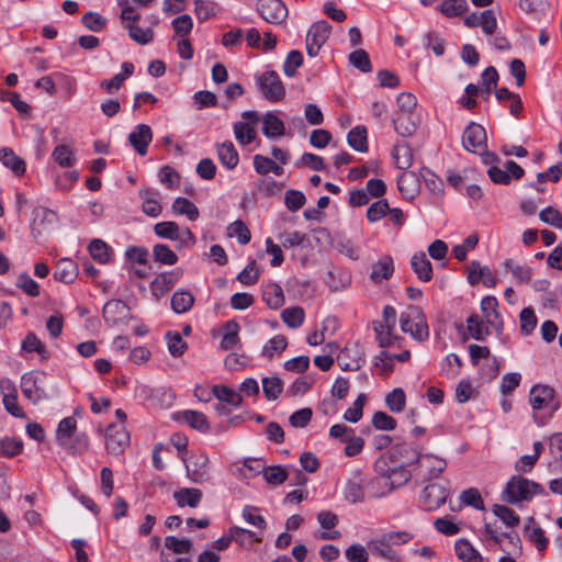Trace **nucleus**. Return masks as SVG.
Masks as SVG:
<instances>
[{"instance_id": "obj_30", "label": "nucleus", "mask_w": 562, "mask_h": 562, "mask_svg": "<svg viewBox=\"0 0 562 562\" xmlns=\"http://www.w3.org/2000/svg\"><path fill=\"white\" fill-rule=\"evenodd\" d=\"M21 348L29 353L36 352L43 360H47L50 357L45 344L33 331L27 333L22 340Z\"/></svg>"}, {"instance_id": "obj_57", "label": "nucleus", "mask_w": 562, "mask_h": 562, "mask_svg": "<svg viewBox=\"0 0 562 562\" xmlns=\"http://www.w3.org/2000/svg\"><path fill=\"white\" fill-rule=\"evenodd\" d=\"M81 23L89 31L98 33L105 27L106 19L98 12L89 11L82 15Z\"/></svg>"}, {"instance_id": "obj_14", "label": "nucleus", "mask_w": 562, "mask_h": 562, "mask_svg": "<svg viewBox=\"0 0 562 562\" xmlns=\"http://www.w3.org/2000/svg\"><path fill=\"white\" fill-rule=\"evenodd\" d=\"M449 491L437 483L425 486L422 493V499L427 510H435L445 504Z\"/></svg>"}, {"instance_id": "obj_21", "label": "nucleus", "mask_w": 562, "mask_h": 562, "mask_svg": "<svg viewBox=\"0 0 562 562\" xmlns=\"http://www.w3.org/2000/svg\"><path fill=\"white\" fill-rule=\"evenodd\" d=\"M78 276L77 263L69 258H61L57 261L54 270V278L57 281L69 284L75 281Z\"/></svg>"}, {"instance_id": "obj_6", "label": "nucleus", "mask_w": 562, "mask_h": 562, "mask_svg": "<svg viewBox=\"0 0 562 562\" xmlns=\"http://www.w3.org/2000/svg\"><path fill=\"white\" fill-rule=\"evenodd\" d=\"M256 10L268 23L282 24L288 16V8L281 0H258Z\"/></svg>"}, {"instance_id": "obj_58", "label": "nucleus", "mask_w": 562, "mask_h": 562, "mask_svg": "<svg viewBox=\"0 0 562 562\" xmlns=\"http://www.w3.org/2000/svg\"><path fill=\"white\" fill-rule=\"evenodd\" d=\"M385 403L391 412L400 413L405 408L406 395L402 389L396 387L386 395Z\"/></svg>"}, {"instance_id": "obj_34", "label": "nucleus", "mask_w": 562, "mask_h": 562, "mask_svg": "<svg viewBox=\"0 0 562 562\" xmlns=\"http://www.w3.org/2000/svg\"><path fill=\"white\" fill-rule=\"evenodd\" d=\"M348 145L359 153L368 151L367 128L358 125L351 128L347 135Z\"/></svg>"}, {"instance_id": "obj_45", "label": "nucleus", "mask_w": 562, "mask_h": 562, "mask_svg": "<svg viewBox=\"0 0 562 562\" xmlns=\"http://www.w3.org/2000/svg\"><path fill=\"white\" fill-rule=\"evenodd\" d=\"M130 37L139 45H147L154 40V31L150 27L142 29L132 23H124Z\"/></svg>"}, {"instance_id": "obj_48", "label": "nucleus", "mask_w": 562, "mask_h": 562, "mask_svg": "<svg viewBox=\"0 0 562 562\" xmlns=\"http://www.w3.org/2000/svg\"><path fill=\"white\" fill-rule=\"evenodd\" d=\"M168 350L172 357H181L188 349V344L178 331H168L165 336Z\"/></svg>"}, {"instance_id": "obj_20", "label": "nucleus", "mask_w": 562, "mask_h": 562, "mask_svg": "<svg viewBox=\"0 0 562 562\" xmlns=\"http://www.w3.org/2000/svg\"><path fill=\"white\" fill-rule=\"evenodd\" d=\"M202 491L195 487H182L173 492L172 497L179 507L196 508L202 501Z\"/></svg>"}, {"instance_id": "obj_5", "label": "nucleus", "mask_w": 562, "mask_h": 562, "mask_svg": "<svg viewBox=\"0 0 562 562\" xmlns=\"http://www.w3.org/2000/svg\"><path fill=\"white\" fill-rule=\"evenodd\" d=\"M330 32L331 25L326 20H319L312 24L306 34V52L310 57L318 55Z\"/></svg>"}, {"instance_id": "obj_50", "label": "nucleus", "mask_w": 562, "mask_h": 562, "mask_svg": "<svg viewBox=\"0 0 562 562\" xmlns=\"http://www.w3.org/2000/svg\"><path fill=\"white\" fill-rule=\"evenodd\" d=\"M155 234L160 238L176 240L180 237V228L176 222H159L154 226Z\"/></svg>"}, {"instance_id": "obj_7", "label": "nucleus", "mask_w": 562, "mask_h": 562, "mask_svg": "<svg viewBox=\"0 0 562 562\" xmlns=\"http://www.w3.org/2000/svg\"><path fill=\"white\" fill-rule=\"evenodd\" d=\"M58 220L57 214L43 206L35 207L33 210V221L31 224V231L35 238L43 234L52 232Z\"/></svg>"}, {"instance_id": "obj_51", "label": "nucleus", "mask_w": 562, "mask_h": 562, "mask_svg": "<svg viewBox=\"0 0 562 562\" xmlns=\"http://www.w3.org/2000/svg\"><path fill=\"white\" fill-rule=\"evenodd\" d=\"M283 390V382L278 376L263 378L262 391L268 401H274Z\"/></svg>"}, {"instance_id": "obj_29", "label": "nucleus", "mask_w": 562, "mask_h": 562, "mask_svg": "<svg viewBox=\"0 0 562 562\" xmlns=\"http://www.w3.org/2000/svg\"><path fill=\"white\" fill-rule=\"evenodd\" d=\"M262 132L268 138L274 139L285 134L284 123L272 112L263 116Z\"/></svg>"}, {"instance_id": "obj_59", "label": "nucleus", "mask_w": 562, "mask_h": 562, "mask_svg": "<svg viewBox=\"0 0 562 562\" xmlns=\"http://www.w3.org/2000/svg\"><path fill=\"white\" fill-rule=\"evenodd\" d=\"M165 547L173 553L182 554L191 552L193 543L188 538L178 539L175 536H168L165 538Z\"/></svg>"}, {"instance_id": "obj_46", "label": "nucleus", "mask_w": 562, "mask_h": 562, "mask_svg": "<svg viewBox=\"0 0 562 562\" xmlns=\"http://www.w3.org/2000/svg\"><path fill=\"white\" fill-rule=\"evenodd\" d=\"M262 475L268 484L280 485L284 483L289 473L285 468L281 465H270L262 469Z\"/></svg>"}, {"instance_id": "obj_44", "label": "nucleus", "mask_w": 562, "mask_h": 562, "mask_svg": "<svg viewBox=\"0 0 562 562\" xmlns=\"http://www.w3.org/2000/svg\"><path fill=\"white\" fill-rule=\"evenodd\" d=\"M153 257L155 261L167 266L178 262L177 254L166 244H156L153 248Z\"/></svg>"}, {"instance_id": "obj_24", "label": "nucleus", "mask_w": 562, "mask_h": 562, "mask_svg": "<svg viewBox=\"0 0 562 562\" xmlns=\"http://www.w3.org/2000/svg\"><path fill=\"white\" fill-rule=\"evenodd\" d=\"M411 266L420 281L428 282L432 279V265L425 252L414 254L411 259Z\"/></svg>"}, {"instance_id": "obj_19", "label": "nucleus", "mask_w": 562, "mask_h": 562, "mask_svg": "<svg viewBox=\"0 0 562 562\" xmlns=\"http://www.w3.org/2000/svg\"><path fill=\"white\" fill-rule=\"evenodd\" d=\"M393 463L392 459L386 454H382L374 462V471L379 475L378 477L370 481V485L375 487H383V485H389V476L392 473Z\"/></svg>"}, {"instance_id": "obj_47", "label": "nucleus", "mask_w": 562, "mask_h": 562, "mask_svg": "<svg viewBox=\"0 0 562 562\" xmlns=\"http://www.w3.org/2000/svg\"><path fill=\"white\" fill-rule=\"evenodd\" d=\"M281 318L290 328H299L304 322L305 313L301 306L288 307L281 312Z\"/></svg>"}, {"instance_id": "obj_12", "label": "nucleus", "mask_w": 562, "mask_h": 562, "mask_svg": "<svg viewBox=\"0 0 562 562\" xmlns=\"http://www.w3.org/2000/svg\"><path fill=\"white\" fill-rule=\"evenodd\" d=\"M181 268L159 273L150 283V291L156 297H160L169 292L173 285L182 278Z\"/></svg>"}, {"instance_id": "obj_52", "label": "nucleus", "mask_w": 562, "mask_h": 562, "mask_svg": "<svg viewBox=\"0 0 562 562\" xmlns=\"http://www.w3.org/2000/svg\"><path fill=\"white\" fill-rule=\"evenodd\" d=\"M90 256L100 263H106L110 260V248L101 239H93L88 247Z\"/></svg>"}, {"instance_id": "obj_64", "label": "nucleus", "mask_w": 562, "mask_h": 562, "mask_svg": "<svg viewBox=\"0 0 562 562\" xmlns=\"http://www.w3.org/2000/svg\"><path fill=\"white\" fill-rule=\"evenodd\" d=\"M303 64V55L300 50H291L283 63V72L288 77H293L297 68Z\"/></svg>"}, {"instance_id": "obj_9", "label": "nucleus", "mask_w": 562, "mask_h": 562, "mask_svg": "<svg viewBox=\"0 0 562 562\" xmlns=\"http://www.w3.org/2000/svg\"><path fill=\"white\" fill-rule=\"evenodd\" d=\"M386 454L392 459L393 464L408 465L418 463L422 458L430 459V454H422L420 451L412 445L403 443L392 447Z\"/></svg>"}, {"instance_id": "obj_17", "label": "nucleus", "mask_w": 562, "mask_h": 562, "mask_svg": "<svg viewBox=\"0 0 562 562\" xmlns=\"http://www.w3.org/2000/svg\"><path fill=\"white\" fill-rule=\"evenodd\" d=\"M555 391L549 385H535L530 390L529 403L535 411H540L552 403Z\"/></svg>"}, {"instance_id": "obj_22", "label": "nucleus", "mask_w": 562, "mask_h": 562, "mask_svg": "<svg viewBox=\"0 0 562 562\" xmlns=\"http://www.w3.org/2000/svg\"><path fill=\"white\" fill-rule=\"evenodd\" d=\"M217 158L228 170H233L239 162V155L235 145L231 140L216 145Z\"/></svg>"}, {"instance_id": "obj_32", "label": "nucleus", "mask_w": 562, "mask_h": 562, "mask_svg": "<svg viewBox=\"0 0 562 562\" xmlns=\"http://www.w3.org/2000/svg\"><path fill=\"white\" fill-rule=\"evenodd\" d=\"M170 303L176 314H183L193 306L194 296L188 290H178L172 294Z\"/></svg>"}, {"instance_id": "obj_27", "label": "nucleus", "mask_w": 562, "mask_h": 562, "mask_svg": "<svg viewBox=\"0 0 562 562\" xmlns=\"http://www.w3.org/2000/svg\"><path fill=\"white\" fill-rule=\"evenodd\" d=\"M397 188L405 199L413 200L419 190V180L414 172H403L397 178Z\"/></svg>"}, {"instance_id": "obj_54", "label": "nucleus", "mask_w": 562, "mask_h": 562, "mask_svg": "<svg viewBox=\"0 0 562 562\" xmlns=\"http://www.w3.org/2000/svg\"><path fill=\"white\" fill-rule=\"evenodd\" d=\"M349 63L362 72H371L372 65L369 54L362 49H356L349 55Z\"/></svg>"}, {"instance_id": "obj_63", "label": "nucleus", "mask_w": 562, "mask_h": 562, "mask_svg": "<svg viewBox=\"0 0 562 562\" xmlns=\"http://www.w3.org/2000/svg\"><path fill=\"white\" fill-rule=\"evenodd\" d=\"M89 447V439L85 432H75L71 440L68 441V447H64L70 454H81L87 451Z\"/></svg>"}, {"instance_id": "obj_43", "label": "nucleus", "mask_w": 562, "mask_h": 562, "mask_svg": "<svg viewBox=\"0 0 562 562\" xmlns=\"http://www.w3.org/2000/svg\"><path fill=\"white\" fill-rule=\"evenodd\" d=\"M369 550L383 559L393 561L396 560V552L387 544L386 541L383 540V537L380 536L374 538L368 542Z\"/></svg>"}, {"instance_id": "obj_41", "label": "nucleus", "mask_w": 562, "mask_h": 562, "mask_svg": "<svg viewBox=\"0 0 562 562\" xmlns=\"http://www.w3.org/2000/svg\"><path fill=\"white\" fill-rule=\"evenodd\" d=\"M345 497L350 503H360L364 499L362 480L359 475L353 476L346 484Z\"/></svg>"}, {"instance_id": "obj_23", "label": "nucleus", "mask_w": 562, "mask_h": 562, "mask_svg": "<svg viewBox=\"0 0 562 562\" xmlns=\"http://www.w3.org/2000/svg\"><path fill=\"white\" fill-rule=\"evenodd\" d=\"M394 273L393 258L389 255L383 256L378 262L372 265L370 279L375 284L381 283L383 280H389Z\"/></svg>"}, {"instance_id": "obj_60", "label": "nucleus", "mask_w": 562, "mask_h": 562, "mask_svg": "<svg viewBox=\"0 0 562 562\" xmlns=\"http://www.w3.org/2000/svg\"><path fill=\"white\" fill-rule=\"evenodd\" d=\"M234 133H235L236 139L241 145H248L251 142H254L255 138H256V131L248 123H244V122L235 123V125H234Z\"/></svg>"}, {"instance_id": "obj_13", "label": "nucleus", "mask_w": 562, "mask_h": 562, "mask_svg": "<svg viewBox=\"0 0 562 562\" xmlns=\"http://www.w3.org/2000/svg\"><path fill=\"white\" fill-rule=\"evenodd\" d=\"M337 362L344 371H357L364 364L363 352L358 345L345 347L337 356Z\"/></svg>"}, {"instance_id": "obj_11", "label": "nucleus", "mask_w": 562, "mask_h": 562, "mask_svg": "<svg viewBox=\"0 0 562 562\" xmlns=\"http://www.w3.org/2000/svg\"><path fill=\"white\" fill-rule=\"evenodd\" d=\"M130 442V435L123 425L111 424L105 432V448L110 453L119 454Z\"/></svg>"}, {"instance_id": "obj_62", "label": "nucleus", "mask_w": 562, "mask_h": 562, "mask_svg": "<svg viewBox=\"0 0 562 562\" xmlns=\"http://www.w3.org/2000/svg\"><path fill=\"white\" fill-rule=\"evenodd\" d=\"M520 331L525 336H529L537 326V317L532 307H525L519 315Z\"/></svg>"}, {"instance_id": "obj_56", "label": "nucleus", "mask_w": 562, "mask_h": 562, "mask_svg": "<svg viewBox=\"0 0 562 562\" xmlns=\"http://www.w3.org/2000/svg\"><path fill=\"white\" fill-rule=\"evenodd\" d=\"M288 346L286 337L283 335H277L272 337L262 349V356L268 359H272L274 353H281Z\"/></svg>"}, {"instance_id": "obj_16", "label": "nucleus", "mask_w": 562, "mask_h": 562, "mask_svg": "<svg viewBox=\"0 0 562 562\" xmlns=\"http://www.w3.org/2000/svg\"><path fill=\"white\" fill-rule=\"evenodd\" d=\"M128 314V307L122 300L108 301L102 310V316L110 326L117 325Z\"/></svg>"}, {"instance_id": "obj_36", "label": "nucleus", "mask_w": 562, "mask_h": 562, "mask_svg": "<svg viewBox=\"0 0 562 562\" xmlns=\"http://www.w3.org/2000/svg\"><path fill=\"white\" fill-rule=\"evenodd\" d=\"M180 415L182 416L183 420L193 429H196L201 432L209 431L210 424L207 417L203 413L188 409L180 413Z\"/></svg>"}, {"instance_id": "obj_10", "label": "nucleus", "mask_w": 562, "mask_h": 562, "mask_svg": "<svg viewBox=\"0 0 562 562\" xmlns=\"http://www.w3.org/2000/svg\"><path fill=\"white\" fill-rule=\"evenodd\" d=\"M485 128L475 122H471L463 133V147L470 153H479L486 148L487 144Z\"/></svg>"}, {"instance_id": "obj_26", "label": "nucleus", "mask_w": 562, "mask_h": 562, "mask_svg": "<svg viewBox=\"0 0 562 562\" xmlns=\"http://www.w3.org/2000/svg\"><path fill=\"white\" fill-rule=\"evenodd\" d=\"M0 161L4 167L12 170L15 176L25 173L26 164L24 159L16 156L11 148L3 147L0 149Z\"/></svg>"}, {"instance_id": "obj_55", "label": "nucleus", "mask_w": 562, "mask_h": 562, "mask_svg": "<svg viewBox=\"0 0 562 562\" xmlns=\"http://www.w3.org/2000/svg\"><path fill=\"white\" fill-rule=\"evenodd\" d=\"M468 8L467 0H445L440 4V12L448 18H452L463 14Z\"/></svg>"}, {"instance_id": "obj_49", "label": "nucleus", "mask_w": 562, "mask_h": 562, "mask_svg": "<svg viewBox=\"0 0 562 562\" xmlns=\"http://www.w3.org/2000/svg\"><path fill=\"white\" fill-rule=\"evenodd\" d=\"M495 517L501 519L507 527H516L520 522L519 516L509 507L505 505L495 504L492 508Z\"/></svg>"}, {"instance_id": "obj_35", "label": "nucleus", "mask_w": 562, "mask_h": 562, "mask_svg": "<svg viewBox=\"0 0 562 562\" xmlns=\"http://www.w3.org/2000/svg\"><path fill=\"white\" fill-rule=\"evenodd\" d=\"M212 394L220 402L226 403L235 407H238L243 402V397L239 393L225 385H214L212 389Z\"/></svg>"}, {"instance_id": "obj_8", "label": "nucleus", "mask_w": 562, "mask_h": 562, "mask_svg": "<svg viewBox=\"0 0 562 562\" xmlns=\"http://www.w3.org/2000/svg\"><path fill=\"white\" fill-rule=\"evenodd\" d=\"M181 459L186 463L187 476L191 482L202 484L210 480L207 456H191L188 460L184 456H181Z\"/></svg>"}, {"instance_id": "obj_37", "label": "nucleus", "mask_w": 562, "mask_h": 562, "mask_svg": "<svg viewBox=\"0 0 562 562\" xmlns=\"http://www.w3.org/2000/svg\"><path fill=\"white\" fill-rule=\"evenodd\" d=\"M172 211L178 215H186L190 221L198 220L199 209L187 198H177L172 203Z\"/></svg>"}, {"instance_id": "obj_33", "label": "nucleus", "mask_w": 562, "mask_h": 562, "mask_svg": "<svg viewBox=\"0 0 562 562\" xmlns=\"http://www.w3.org/2000/svg\"><path fill=\"white\" fill-rule=\"evenodd\" d=\"M262 300L273 310L284 304V294L282 288L277 283H269L262 290Z\"/></svg>"}, {"instance_id": "obj_15", "label": "nucleus", "mask_w": 562, "mask_h": 562, "mask_svg": "<svg viewBox=\"0 0 562 562\" xmlns=\"http://www.w3.org/2000/svg\"><path fill=\"white\" fill-rule=\"evenodd\" d=\"M153 139V132L149 125L138 124L128 135V142L139 156H145L148 145Z\"/></svg>"}, {"instance_id": "obj_42", "label": "nucleus", "mask_w": 562, "mask_h": 562, "mask_svg": "<svg viewBox=\"0 0 562 562\" xmlns=\"http://www.w3.org/2000/svg\"><path fill=\"white\" fill-rule=\"evenodd\" d=\"M254 168L259 175H267L269 172H273L277 176L283 173V168L276 164L269 157L262 155H255L254 157Z\"/></svg>"}, {"instance_id": "obj_40", "label": "nucleus", "mask_w": 562, "mask_h": 562, "mask_svg": "<svg viewBox=\"0 0 562 562\" xmlns=\"http://www.w3.org/2000/svg\"><path fill=\"white\" fill-rule=\"evenodd\" d=\"M398 169L406 170L413 164V151L408 144L395 145L392 151Z\"/></svg>"}, {"instance_id": "obj_25", "label": "nucleus", "mask_w": 562, "mask_h": 562, "mask_svg": "<svg viewBox=\"0 0 562 562\" xmlns=\"http://www.w3.org/2000/svg\"><path fill=\"white\" fill-rule=\"evenodd\" d=\"M158 192L151 188L140 190L139 195L143 199L142 211L150 216L157 217L161 214L162 206L157 200Z\"/></svg>"}, {"instance_id": "obj_39", "label": "nucleus", "mask_w": 562, "mask_h": 562, "mask_svg": "<svg viewBox=\"0 0 562 562\" xmlns=\"http://www.w3.org/2000/svg\"><path fill=\"white\" fill-rule=\"evenodd\" d=\"M467 330L475 340H485L490 335V329L484 325L483 321L476 315L472 314L467 319Z\"/></svg>"}, {"instance_id": "obj_3", "label": "nucleus", "mask_w": 562, "mask_h": 562, "mask_svg": "<svg viewBox=\"0 0 562 562\" xmlns=\"http://www.w3.org/2000/svg\"><path fill=\"white\" fill-rule=\"evenodd\" d=\"M46 373L42 371H30L21 378V391L33 404L42 400H48L49 394L44 389Z\"/></svg>"}, {"instance_id": "obj_2", "label": "nucleus", "mask_w": 562, "mask_h": 562, "mask_svg": "<svg viewBox=\"0 0 562 562\" xmlns=\"http://www.w3.org/2000/svg\"><path fill=\"white\" fill-rule=\"evenodd\" d=\"M401 328L418 341H425L429 337V328L423 310L416 305H409L400 317Z\"/></svg>"}, {"instance_id": "obj_38", "label": "nucleus", "mask_w": 562, "mask_h": 562, "mask_svg": "<svg viewBox=\"0 0 562 562\" xmlns=\"http://www.w3.org/2000/svg\"><path fill=\"white\" fill-rule=\"evenodd\" d=\"M411 114L412 113H400L393 119L394 128L402 137L412 136L417 130V125Z\"/></svg>"}, {"instance_id": "obj_53", "label": "nucleus", "mask_w": 562, "mask_h": 562, "mask_svg": "<svg viewBox=\"0 0 562 562\" xmlns=\"http://www.w3.org/2000/svg\"><path fill=\"white\" fill-rule=\"evenodd\" d=\"M52 156L54 160L63 168H69L76 162L74 153L67 145L56 146Z\"/></svg>"}, {"instance_id": "obj_61", "label": "nucleus", "mask_w": 562, "mask_h": 562, "mask_svg": "<svg viewBox=\"0 0 562 562\" xmlns=\"http://www.w3.org/2000/svg\"><path fill=\"white\" fill-rule=\"evenodd\" d=\"M507 271L520 282L529 283L531 280L532 270L527 266L516 263L514 260L508 259L504 263Z\"/></svg>"}, {"instance_id": "obj_31", "label": "nucleus", "mask_w": 562, "mask_h": 562, "mask_svg": "<svg viewBox=\"0 0 562 562\" xmlns=\"http://www.w3.org/2000/svg\"><path fill=\"white\" fill-rule=\"evenodd\" d=\"M454 550L457 557L463 562H483L481 553L467 539L457 540Z\"/></svg>"}, {"instance_id": "obj_1", "label": "nucleus", "mask_w": 562, "mask_h": 562, "mask_svg": "<svg viewBox=\"0 0 562 562\" xmlns=\"http://www.w3.org/2000/svg\"><path fill=\"white\" fill-rule=\"evenodd\" d=\"M543 493L544 488L541 484L520 475H514L506 483L501 498L505 503L517 504L520 502H529L535 495Z\"/></svg>"}, {"instance_id": "obj_18", "label": "nucleus", "mask_w": 562, "mask_h": 562, "mask_svg": "<svg viewBox=\"0 0 562 562\" xmlns=\"http://www.w3.org/2000/svg\"><path fill=\"white\" fill-rule=\"evenodd\" d=\"M412 477L411 472L403 464H393L392 473L390 474L387 481L389 485H383L386 491H376L374 493L375 497L384 496L387 492L393 491L400 486L405 485Z\"/></svg>"}, {"instance_id": "obj_4", "label": "nucleus", "mask_w": 562, "mask_h": 562, "mask_svg": "<svg viewBox=\"0 0 562 562\" xmlns=\"http://www.w3.org/2000/svg\"><path fill=\"white\" fill-rule=\"evenodd\" d=\"M256 85L261 95L270 101H281L285 95V88L274 70L265 71L256 77Z\"/></svg>"}, {"instance_id": "obj_28", "label": "nucleus", "mask_w": 562, "mask_h": 562, "mask_svg": "<svg viewBox=\"0 0 562 562\" xmlns=\"http://www.w3.org/2000/svg\"><path fill=\"white\" fill-rule=\"evenodd\" d=\"M77 430V422L74 417L68 416L63 418L56 429V440L60 447H68V441Z\"/></svg>"}]
</instances>
